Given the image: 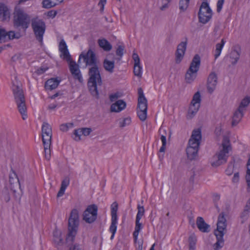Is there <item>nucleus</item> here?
I'll list each match as a JSON object with an SVG mask.
<instances>
[{
    "label": "nucleus",
    "mask_w": 250,
    "mask_h": 250,
    "mask_svg": "<svg viewBox=\"0 0 250 250\" xmlns=\"http://www.w3.org/2000/svg\"><path fill=\"white\" fill-rule=\"evenodd\" d=\"M83 59L85 65L91 66L88 70L89 78L87 81V86L91 94L96 98H99V90L102 84V80L97 65V58L95 52L91 49L87 52H82L79 56L78 63Z\"/></svg>",
    "instance_id": "obj_1"
},
{
    "label": "nucleus",
    "mask_w": 250,
    "mask_h": 250,
    "mask_svg": "<svg viewBox=\"0 0 250 250\" xmlns=\"http://www.w3.org/2000/svg\"><path fill=\"white\" fill-rule=\"evenodd\" d=\"M201 138V129L198 128L193 130L186 148L187 155L189 160L193 161L197 159Z\"/></svg>",
    "instance_id": "obj_2"
},
{
    "label": "nucleus",
    "mask_w": 250,
    "mask_h": 250,
    "mask_svg": "<svg viewBox=\"0 0 250 250\" xmlns=\"http://www.w3.org/2000/svg\"><path fill=\"white\" fill-rule=\"evenodd\" d=\"M227 220L225 217V213L222 212L218 217L217 228L214 231L217 242L214 244V250H218L222 248L224 245L223 236L225 234L224 230L226 231Z\"/></svg>",
    "instance_id": "obj_3"
},
{
    "label": "nucleus",
    "mask_w": 250,
    "mask_h": 250,
    "mask_svg": "<svg viewBox=\"0 0 250 250\" xmlns=\"http://www.w3.org/2000/svg\"><path fill=\"white\" fill-rule=\"evenodd\" d=\"M222 146V149L213 157V159L215 160L211 163L213 167H219L227 162L229 150L231 148L229 139L228 136H223Z\"/></svg>",
    "instance_id": "obj_4"
},
{
    "label": "nucleus",
    "mask_w": 250,
    "mask_h": 250,
    "mask_svg": "<svg viewBox=\"0 0 250 250\" xmlns=\"http://www.w3.org/2000/svg\"><path fill=\"white\" fill-rule=\"evenodd\" d=\"M16 83L17 84L13 83L12 90L18 110L22 116V119L24 120L27 117L25 97L21 85L17 82Z\"/></svg>",
    "instance_id": "obj_5"
},
{
    "label": "nucleus",
    "mask_w": 250,
    "mask_h": 250,
    "mask_svg": "<svg viewBox=\"0 0 250 250\" xmlns=\"http://www.w3.org/2000/svg\"><path fill=\"white\" fill-rule=\"evenodd\" d=\"M13 15L14 27L21 28L25 31L31 21L30 16L20 8H15Z\"/></svg>",
    "instance_id": "obj_6"
},
{
    "label": "nucleus",
    "mask_w": 250,
    "mask_h": 250,
    "mask_svg": "<svg viewBox=\"0 0 250 250\" xmlns=\"http://www.w3.org/2000/svg\"><path fill=\"white\" fill-rule=\"evenodd\" d=\"M79 224V213L76 209L72 210L68 219V233L66 238L67 243H72L75 239Z\"/></svg>",
    "instance_id": "obj_7"
},
{
    "label": "nucleus",
    "mask_w": 250,
    "mask_h": 250,
    "mask_svg": "<svg viewBox=\"0 0 250 250\" xmlns=\"http://www.w3.org/2000/svg\"><path fill=\"white\" fill-rule=\"evenodd\" d=\"M31 24L36 40L42 45L46 29L45 22L37 17L31 19Z\"/></svg>",
    "instance_id": "obj_8"
},
{
    "label": "nucleus",
    "mask_w": 250,
    "mask_h": 250,
    "mask_svg": "<svg viewBox=\"0 0 250 250\" xmlns=\"http://www.w3.org/2000/svg\"><path fill=\"white\" fill-rule=\"evenodd\" d=\"M212 12L207 1L202 2L198 13L199 22L206 24L210 21L212 17Z\"/></svg>",
    "instance_id": "obj_9"
},
{
    "label": "nucleus",
    "mask_w": 250,
    "mask_h": 250,
    "mask_svg": "<svg viewBox=\"0 0 250 250\" xmlns=\"http://www.w3.org/2000/svg\"><path fill=\"white\" fill-rule=\"evenodd\" d=\"M111 224L110 225V232L112 235L110 236V239H112L117 231V225L118 220L117 211L119 208L118 203L115 201L110 205Z\"/></svg>",
    "instance_id": "obj_10"
},
{
    "label": "nucleus",
    "mask_w": 250,
    "mask_h": 250,
    "mask_svg": "<svg viewBox=\"0 0 250 250\" xmlns=\"http://www.w3.org/2000/svg\"><path fill=\"white\" fill-rule=\"evenodd\" d=\"M97 206L91 205L87 208L83 214V220L86 223H92L94 222L97 217Z\"/></svg>",
    "instance_id": "obj_11"
},
{
    "label": "nucleus",
    "mask_w": 250,
    "mask_h": 250,
    "mask_svg": "<svg viewBox=\"0 0 250 250\" xmlns=\"http://www.w3.org/2000/svg\"><path fill=\"white\" fill-rule=\"evenodd\" d=\"M188 44V39L186 38L185 41L181 42L177 47L175 52V63H180L185 55Z\"/></svg>",
    "instance_id": "obj_12"
},
{
    "label": "nucleus",
    "mask_w": 250,
    "mask_h": 250,
    "mask_svg": "<svg viewBox=\"0 0 250 250\" xmlns=\"http://www.w3.org/2000/svg\"><path fill=\"white\" fill-rule=\"evenodd\" d=\"M217 76L214 72H211L208 78L207 87L208 93H212L217 83Z\"/></svg>",
    "instance_id": "obj_13"
},
{
    "label": "nucleus",
    "mask_w": 250,
    "mask_h": 250,
    "mask_svg": "<svg viewBox=\"0 0 250 250\" xmlns=\"http://www.w3.org/2000/svg\"><path fill=\"white\" fill-rule=\"evenodd\" d=\"M138 110H145L147 109V101L145 97L143 90L141 87L138 89Z\"/></svg>",
    "instance_id": "obj_14"
},
{
    "label": "nucleus",
    "mask_w": 250,
    "mask_h": 250,
    "mask_svg": "<svg viewBox=\"0 0 250 250\" xmlns=\"http://www.w3.org/2000/svg\"><path fill=\"white\" fill-rule=\"evenodd\" d=\"M110 105V112L119 113L126 107V103L123 100H118Z\"/></svg>",
    "instance_id": "obj_15"
},
{
    "label": "nucleus",
    "mask_w": 250,
    "mask_h": 250,
    "mask_svg": "<svg viewBox=\"0 0 250 250\" xmlns=\"http://www.w3.org/2000/svg\"><path fill=\"white\" fill-rule=\"evenodd\" d=\"M132 58L134 61L133 72L135 76L139 77L142 76V67L140 65V59L138 55L133 52L132 54Z\"/></svg>",
    "instance_id": "obj_16"
},
{
    "label": "nucleus",
    "mask_w": 250,
    "mask_h": 250,
    "mask_svg": "<svg viewBox=\"0 0 250 250\" xmlns=\"http://www.w3.org/2000/svg\"><path fill=\"white\" fill-rule=\"evenodd\" d=\"M196 225L199 230L202 232L208 233L210 231V225L206 223L202 217H198Z\"/></svg>",
    "instance_id": "obj_17"
},
{
    "label": "nucleus",
    "mask_w": 250,
    "mask_h": 250,
    "mask_svg": "<svg viewBox=\"0 0 250 250\" xmlns=\"http://www.w3.org/2000/svg\"><path fill=\"white\" fill-rule=\"evenodd\" d=\"M241 52V47L239 45H236L233 46L232 50L230 53V58L233 59L231 64L233 65H235L238 62Z\"/></svg>",
    "instance_id": "obj_18"
},
{
    "label": "nucleus",
    "mask_w": 250,
    "mask_h": 250,
    "mask_svg": "<svg viewBox=\"0 0 250 250\" xmlns=\"http://www.w3.org/2000/svg\"><path fill=\"white\" fill-rule=\"evenodd\" d=\"M15 33L14 31H6L4 28L0 27V42H5L8 40L14 39Z\"/></svg>",
    "instance_id": "obj_19"
},
{
    "label": "nucleus",
    "mask_w": 250,
    "mask_h": 250,
    "mask_svg": "<svg viewBox=\"0 0 250 250\" xmlns=\"http://www.w3.org/2000/svg\"><path fill=\"white\" fill-rule=\"evenodd\" d=\"M59 48V51L63 56V59L66 61H70L71 58V55L69 53L67 45L63 40H62L60 42Z\"/></svg>",
    "instance_id": "obj_20"
},
{
    "label": "nucleus",
    "mask_w": 250,
    "mask_h": 250,
    "mask_svg": "<svg viewBox=\"0 0 250 250\" xmlns=\"http://www.w3.org/2000/svg\"><path fill=\"white\" fill-rule=\"evenodd\" d=\"M52 135H42V140L44 146L45 158L49 160L50 158V150H49V155H47V150L50 148L51 142Z\"/></svg>",
    "instance_id": "obj_21"
},
{
    "label": "nucleus",
    "mask_w": 250,
    "mask_h": 250,
    "mask_svg": "<svg viewBox=\"0 0 250 250\" xmlns=\"http://www.w3.org/2000/svg\"><path fill=\"white\" fill-rule=\"evenodd\" d=\"M10 12L8 7L4 3L0 2V19L2 21H8Z\"/></svg>",
    "instance_id": "obj_22"
},
{
    "label": "nucleus",
    "mask_w": 250,
    "mask_h": 250,
    "mask_svg": "<svg viewBox=\"0 0 250 250\" xmlns=\"http://www.w3.org/2000/svg\"><path fill=\"white\" fill-rule=\"evenodd\" d=\"M244 116V109L239 108L233 113L231 125L232 126H236L241 120Z\"/></svg>",
    "instance_id": "obj_23"
},
{
    "label": "nucleus",
    "mask_w": 250,
    "mask_h": 250,
    "mask_svg": "<svg viewBox=\"0 0 250 250\" xmlns=\"http://www.w3.org/2000/svg\"><path fill=\"white\" fill-rule=\"evenodd\" d=\"M198 70L188 68L185 75V80L187 83H192L196 78Z\"/></svg>",
    "instance_id": "obj_24"
},
{
    "label": "nucleus",
    "mask_w": 250,
    "mask_h": 250,
    "mask_svg": "<svg viewBox=\"0 0 250 250\" xmlns=\"http://www.w3.org/2000/svg\"><path fill=\"white\" fill-rule=\"evenodd\" d=\"M61 80L56 78H51L48 80L45 83V88L46 89L53 90L56 88Z\"/></svg>",
    "instance_id": "obj_25"
},
{
    "label": "nucleus",
    "mask_w": 250,
    "mask_h": 250,
    "mask_svg": "<svg viewBox=\"0 0 250 250\" xmlns=\"http://www.w3.org/2000/svg\"><path fill=\"white\" fill-rule=\"evenodd\" d=\"M9 183L13 188L20 186V183L18 176L13 169L11 170V172L9 175Z\"/></svg>",
    "instance_id": "obj_26"
},
{
    "label": "nucleus",
    "mask_w": 250,
    "mask_h": 250,
    "mask_svg": "<svg viewBox=\"0 0 250 250\" xmlns=\"http://www.w3.org/2000/svg\"><path fill=\"white\" fill-rule=\"evenodd\" d=\"M201 64V58L198 54L193 57L188 68L199 70Z\"/></svg>",
    "instance_id": "obj_27"
},
{
    "label": "nucleus",
    "mask_w": 250,
    "mask_h": 250,
    "mask_svg": "<svg viewBox=\"0 0 250 250\" xmlns=\"http://www.w3.org/2000/svg\"><path fill=\"white\" fill-rule=\"evenodd\" d=\"M200 105L197 104V106L191 105L188 110L187 118L188 119H191L198 112Z\"/></svg>",
    "instance_id": "obj_28"
},
{
    "label": "nucleus",
    "mask_w": 250,
    "mask_h": 250,
    "mask_svg": "<svg viewBox=\"0 0 250 250\" xmlns=\"http://www.w3.org/2000/svg\"><path fill=\"white\" fill-rule=\"evenodd\" d=\"M67 62H69V68L72 75L80 71L79 68V65L75 61H73L71 58L70 61Z\"/></svg>",
    "instance_id": "obj_29"
},
{
    "label": "nucleus",
    "mask_w": 250,
    "mask_h": 250,
    "mask_svg": "<svg viewBox=\"0 0 250 250\" xmlns=\"http://www.w3.org/2000/svg\"><path fill=\"white\" fill-rule=\"evenodd\" d=\"M98 43L99 46L104 51H109V42L105 39H99Z\"/></svg>",
    "instance_id": "obj_30"
},
{
    "label": "nucleus",
    "mask_w": 250,
    "mask_h": 250,
    "mask_svg": "<svg viewBox=\"0 0 250 250\" xmlns=\"http://www.w3.org/2000/svg\"><path fill=\"white\" fill-rule=\"evenodd\" d=\"M225 43L224 39H222L220 43L216 44L215 53L214 54L215 59H216L220 55L222 49Z\"/></svg>",
    "instance_id": "obj_31"
},
{
    "label": "nucleus",
    "mask_w": 250,
    "mask_h": 250,
    "mask_svg": "<svg viewBox=\"0 0 250 250\" xmlns=\"http://www.w3.org/2000/svg\"><path fill=\"white\" fill-rule=\"evenodd\" d=\"M42 135H52V128L47 123H43L42 127Z\"/></svg>",
    "instance_id": "obj_32"
},
{
    "label": "nucleus",
    "mask_w": 250,
    "mask_h": 250,
    "mask_svg": "<svg viewBox=\"0 0 250 250\" xmlns=\"http://www.w3.org/2000/svg\"><path fill=\"white\" fill-rule=\"evenodd\" d=\"M201 102V96L199 91L196 92L193 95L192 101L191 102V105L197 106V104H199Z\"/></svg>",
    "instance_id": "obj_33"
},
{
    "label": "nucleus",
    "mask_w": 250,
    "mask_h": 250,
    "mask_svg": "<svg viewBox=\"0 0 250 250\" xmlns=\"http://www.w3.org/2000/svg\"><path fill=\"white\" fill-rule=\"evenodd\" d=\"M125 50V46L123 45H119L116 51V54L119 57L115 58V60H117V62H120L121 58L124 54V51Z\"/></svg>",
    "instance_id": "obj_34"
},
{
    "label": "nucleus",
    "mask_w": 250,
    "mask_h": 250,
    "mask_svg": "<svg viewBox=\"0 0 250 250\" xmlns=\"http://www.w3.org/2000/svg\"><path fill=\"white\" fill-rule=\"evenodd\" d=\"M250 103V97L246 96L241 101L238 108L241 109H244L243 108L247 107Z\"/></svg>",
    "instance_id": "obj_35"
},
{
    "label": "nucleus",
    "mask_w": 250,
    "mask_h": 250,
    "mask_svg": "<svg viewBox=\"0 0 250 250\" xmlns=\"http://www.w3.org/2000/svg\"><path fill=\"white\" fill-rule=\"evenodd\" d=\"M234 163L235 160L233 158L229 162L228 167L226 170L227 175L230 176L233 173L234 167Z\"/></svg>",
    "instance_id": "obj_36"
},
{
    "label": "nucleus",
    "mask_w": 250,
    "mask_h": 250,
    "mask_svg": "<svg viewBox=\"0 0 250 250\" xmlns=\"http://www.w3.org/2000/svg\"><path fill=\"white\" fill-rule=\"evenodd\" d=\"M190 0H180L179 1V9L182 11H185L189 3Z\"/></svg>",
    "instance_id": "obj_37"
},
{
    "label": "nucleus",
    "mask_w": 250,
    "mask_h": 250,
    "mask_svg": "<svg viewBox=\"0 0 250 250\" xmlns=\"http://www.w3.org/2000/svg\"><path fill=\"white\" fill-rule=\"evenodd\" d=\"M197 239L195 236L191 235L189 237V249L190 250H194L195 249V245L196 243Z\"/></svg>",
    "instance_id": "obj_38"
},
{
    "label": "nucleus",
    "mask_w": 250,
    "mask_h": 250,
    "mask_svg": "<svg viewBox=\"0 0 250 250\" xmlns=\"http://www.w3.org/2000/svg\"><path fill=\"white\" fill-rule=\"evenodd\" d=\"M43 7L45 8H50L57 5V3L54 0H43L42 1Z\"/></svg>",
    "instance_id": "obj_39"
},
{
    "label": "nucleus",
    "mask_w": 250,
    "mask_h": 250,
    "mask_svg": "<svg viewBox=\"0 0 250 250\" xmlns=\"http://www.w3.org/2000/svg\"><path fill=\"white\" fill-rule=\"evenodd\" d=\"M123 96V93L120 91H117L114 93L110 94V102L117 101L119 98Z\"/></svg>",
    "instance_id": "obj_40"
},
{
    "label": "nucleus",
    "mask_w": 250,
    "mask_h": 250,
    "mask_svg": "<svg viewBox=\"0 0 250 250\" xmlns=\"http://www.w3.org/2000/svg\"><path fill=\"white\" fill-rule=\"evenodd\" d=\"M137 115L141 121H145L147 117V109L138 110Z\"/></svg>",
    "instance_id": "obj_41"
},
{
    "label": "nucleus",
    "mask_w": 250,
    "mask_h": 250,
    "mask_svg": "<svg viewBox=\"0 0 250 250\" xmlns=\"http://www.w3.org/2000/svg\"><path fill=\"white\" fill-rule=\"evenodd\" d=\"M54 241L58 245H60L62 243V239L61 237V234L57 231L53 232Z\"/></svg>",
    "instance_id": "obj_42"
},
{
    "label": "nucleus",
    "mask_w": 250,
    "mask_h": 250,
    "mask_svg": "<svg viewBox=\"0 0 250 250\" xmlns=\"http://www.w3.org/2000/svg\"><path fill=\"white\" fill-rule=\"evenodd\" d=\"M138 213L136 215V219H141L142 217L144 215L145 209L143 206L138 205L137 206Z\"/></svg>",
    "instance_id": "obj_43"
},
{
    "label": "nucleus",
    "mask_w": 250,
    "mask_h": 250,
    "mask_svg": "<svg viewBox=\"0 0 250 250\" xmlns=\"http://www.w3.org/2000/svg\"><path fill=\"white\" fill-rule=\"evenodd\" d=\"M82 131L80 128L75 129L73 132V138L76 141H79L81 140V136L82 135Z\"/></svg>",
    "instance_id": "obj_44"
},
{
    "label": "nucleus",
    "mask_w": 250,
    "mask_h": 250,
    "mask_svg": "<svg viewBox=\"0 0 250 250\" xmlns=\"http://www.w3.org/2000/svg\"><path fill=\"white\" fill-rule=\"evenodd\" d=\"M249 212H250L248 211L243 210V211L241 213L240 215L241 224H244L245 222V221L248 219Z\"/></svg>",
    "instance_id": "obj_45"
},
{
    "label": "nucleus",
    "mask_w": 250,
    "mask_h": 250,
    "mask_svg": "<svg viewBox=\"0 0 250 250\" xmlns=\"http://www.w3.org/2000/svg\"><path fill=\"white\" fill-rule=\"evenodd\" d=\"M72 76L74 79L75 80H78L80 83H83V79L81 71H79L78 72L74 73V74L72 75Z\"/></svg>",
    "instance_id": "obj_46"
},
{
    "label": "nucleus",
    "mask_w": 250,
    "mask_h": 250,
    "mask_svg": "<svg viewBox=\"0 0 250 250\" xmlns=\"http://www.w3.org/2000/svg\"><path fill=\"white\" fill-rule=\"evenodd\" d=\"M73 126V123H66L62 124L60 125V130L63 132H66L69 127Z\"/></svg>",
    "instance_id": "obj_47"
},
{
    "label": "nucleus",
    "mask_w": 250,
    "mask_h": 250,
    "mask_svg": "<svg viewBox=\"0 0 250 250\" xmlns=\"http://www.w3.org/2000/svg\"><path fill=\"white\" fill-rule=\"evenodd\" d=\"M131 123V118L130 117H127L125 118L122 121L120 122V126L123 127L126 125H128Z\"/></svg>",
    "instance_id": "obj_48"
},
{
    "label": "nucleus",
    "mask_w": 250,
    "mask_h": 250,
    "mask_svg": "<svg viewBox=\"0 0 250 250\" xmlns=\"http://www.w3.org/2000/svg\"><path fill=\"white\" fill-rule=\"evenodd\" d=\"M162 131H163L164 132V134L161 135L160 139L162 142V145H166L167 144V139H166V130H162L161 128H160L159 132L160 134L162 133Z\"/></svg>",
    "instance_id": "obj_49"
},
{
    "label": "nucleus",
    "mask_w": 250,
    "mask_h": 250,
    "mask_svg": "<svg viewBox=\"0 0 250 250\" xmlns=\"http://www.w3.org/2000/svg\"><path fill=\"white\" fill-rule=\"evenodd\" d=\"M69 178L65 177L62 182L61 188L66 189L69 184Z\"/></svg>",
    "instance_id": "obj_50"
},
{
    "label": "nucleus",
    "mask_w": 250,
    "mask_h": 250,
    "mask_svg": "<svg viewBox=\"0 0 250 250\" xmlns=\"http://www.w3.org/2000/svg\"><path fill=\"white\" fill-rule=\"evenodd\" d=\"M80 129L82 131L81 132L82 135L85 136L89 135L92 131V129L90 128H82Z\"/></svg>",
    "instance_id": "obj_51"
},
{
    "label": "nucleus",
    "mask_w": 250,
    "mask_h": 250,
    "mask_svg": "<svg viewBox=\"0 0 250 250\" xmlns=\"http://www.w3.org/2000/svg\"><path fill=\"white\" fill-rule=\"evenodd\" d=\"M224 2V0H218L217 3V12L219 13L223 7V5Z\"/></svg>",
    "instance_id": "obj_52"
},
{
    "label": "nucleus",
    "mask_w": 250,
    "mask_h": 250,
    "mask_svg": "<svg viewBox=\"0 0 250 250\" xmlns=\"http://www.w3.org/2000/svg\"><path fill=\"white\" fill-rule=\"evenodd\" d=\"M163 5L160 7V9L162 11L165 10L168 7V3L170 1V0H162Z\"/></svg>",
    "instance_id": "obj_53"
},
{
    "label": "nucleus",
    "mask_w": 250,
    "mask_h": 250,
    "mask_svg": "<svg viewBox=\"0 0 250 250\" xmlns=\"http://www.w3.org/2000/svg\"><path fill=\"white\" fill-rule=\"evenodd\" d=\"M140 220L141 219H136V221H135L136 225H135V230H136L139 231H140L141 229H142V224L141 223H140Z\"/></svg>",
    "instance_id": "obj_54"
},
{
    "label": "nucleus",
    "mask_w": 250,
    "mask_h": 250,
    "mask_svg": "<svg viewBox=\"0 0 250 250\" xmlns=\"http://www.w3.org/2000/svg\"><path fill=\"white\" fill-rule=\"evenodd\" d=\"M239 181V174L237 172L234 174L232 181L234 183H238Z\"/></svg>",
    "instance_id": "obj_55"
},
{
    "label": "nucleus",
    "mask_w": 250,
    "mask_h": 250,
    "mask_svg": "<svg viewBox=\"0 0 250 250\" xmlns=\"http://www.w3.org/2000/svg\"><path fill=\"white\" fill-rule=\"evenodd\" d=\"M104 66L105 70L109 71V60L105 59L104 62Z\"/></svg>",
    "instance_id": "obj_56"
},
{
    "label": "nucleus",
    "mask_w": 250,
    "mask_h": 250,
    "mask_svg": "<svg viewBox=\"0 0 250 250\" xmlns=\"http://www.w3.org/2000/svg\"><path fill=\"white\" fill-rule=\"evenodd\" d=\"M106 0H100L98 5L100 7V11H103L104 9V4L106 3Z\"/></svg>",
    "instance_id": "obj_57"
},
{
    "label": "nucleus",
    "mask_w": 250,
    "mask_h": 250,
    "mask_svg": "<svg viewBox=\"0 0 250 250\" xmlns=\"http://www.w3.org/2000/svg\"><path fill=\"white\" fill-rule=\"evenodd\" d=\"M21 57V55L20 54H16L12 57L11 61L14 62H16L20 60Z\"/></svg>",
    "instance_id": "obj_58"
},
{
    "label": "nucleus",
    "mask_w": 250,
    "mask_h": 250,
    "mask_svg": "<svg viewBox=\"0 0 250 250\" xmlns=\"http://www.w3.org/2000/svg\"><path fill=\"white\" fill-rule=\"evenodd\" d=\"M3 198L4 200L6 202H8V201H9V200L10 199L9 194L7 191H5L3 193Z\"/></svg>",
    "instance_id": "obj_59"
},
{
    "label": "nucleus",
    "mask_w": 250,
    "mask_h": 250,
    "mask_svg": "<svg viewBox=\"0 0 250 250\" xmlns=\"http://www.w3.org/2000/svg\"><path fill=\"white\" fill-rule=\"evenodd\" d=\"M222 132V128L220 126L216 127L214 133L216 136H219L221 135Z\"/></svg>",
    "instance_id": "obj_60"
},
{
    "label": "nucleus",
    "mask_w": 250,
    "mask_h": 250,
    "mask_svg": "<svg viewBox=\"0 0 250 250\" xmlns=\"http://www.w3.org/2000/svg\"><path fill=\"white\" fill-rule=\"evenodd\" d=\"M57 15V12L54 10H51L49 11L47 13V16L49 17H51L52 18H54Z\"/></svg>",
    "instance_id": "obj_61"
},
{
    "label": "nucleus",
    "mask_w": 250,
    "mask_h": 250,
    "mask_svg": "<svg viewBox=\"0 0 250 250\" xmlns=\"http://www.w3.org/2000/svg\"><path fill=\"white\" fill-rule=\"evenodd\" d=\"M244 210L248 211L249 212L250 211V198L247 201L246 204L244 207Z\"/></svg>",
    "instance_id": "obj_62"
},
{
    "label": "nucleus",
    "mask_w": 250,
    "mask_h": 250,
    "mask_svg": "<svg viewBox=\"0 0 250 250\" xmlns=\"http://www.w3.org/2000/svg\"><path fill=\"white\" fill-rule=\"evenodd\" d=\"M139 231L136 230H135L133 233L134 241L135 243L137 242V237L139 234Z\"/></svg>",
    "instance_id": "obj_63"
},
{
    "label": "nucleus",
    "mask_w": 250,
    "mask_h": 250,
    "mask_svg": "<svg viewBox=\"0 0 250 250\" xmlns=\"http://www.w3.org/2000/svg\"><path fill=\"white\" fill-rule=\"evenodd\" d=\"M65 190V189L61 188L57 194V197H60L62 196L64 193Z\"/></svg>",
    "instance_id": "obj_64"
}]
</instances>
